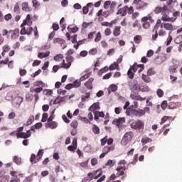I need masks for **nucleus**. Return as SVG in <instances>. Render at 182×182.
I'll return each mask as SVG.
<instances>
[{"label":"nucleus","mask_w":182,"mask_h":182,"mask_svg":"<svg viewBox=\"0 0 182 182\" xmlns=\"http://www.w3.org/2000/svg\"><path fill=\"white\" fill-rule=\"evenodd\" d=\"M32 18H31L30 14H28L26 19L23 21L21 25V30L20 31L21 35H32L33 32V28H32Z\"/></svg>","instance_id":"obj_1"},{"label":"nucleus","mask_w":182,"mask_h":182,"mask_svg":"<svg viewBox=\"0 0 182 182\" xmlns=\"http://www.w3.org/2000/svg\"><path fill=\"white\" fill-rule=\"evenodd\" d=\"M133 137H134V134L133 133V132H128L125 133L121 140V145L127 146V144H129V143H130V141L133 140Z\"/></svg>","instance_id":"obj_2"},{"label":"nucleus","mask_w":182,"mask_h":182,"mask_svg":"<svg viewBox=\"0 0 182 182\" xmlns=\"http://www.w3.org/2000/svg\"><path fill=\"white\" fill-rule=\"evenodd\" d=\"M131 127L134 130H140L141 129H144V122L140 119H137L131 124Z\"/></svg>","instance_id":"obj_3"},{"label":"nucleus","mask_w":182,"mask_h":182,"mask_svg":"<svg viewBox=\"0 0 182 182\" xmlns=\"http://www.w3.org/2000/svg\"><path fill=\"white\" fill-rule=\"evenodd\" d=\"M65 60L67 63H65V60H63L60 68H63V69H69V68L72 66V62H73V57L72 55H68L65 58Z\"/></svg>","instance_id":"obj_4"},{"label":"nucleus","mask_w":182,"mask_h":182,"mask_svg":"<svg viewBox=\"0 0 182 182\" xmlns=\"http://www.w3.org/2000/svg\"><path fill=\"white\" fill-rule=\"evenodd\" d=\"M134 5H136V9H144V8H147L149 4L144 2L143 0H134L133 2Z\"/></svg>","instance_id":"obj_5"},{"label":"nucleus","mask_w":182,"mask_h":182,"mask_svg":"<svg viewBox=\"0 0 182 182\" xmlns=\"http://www.w3.org/2000/svg\"><path fill=\"white\" fill-rule=\"evenodd\" d=\"M166 12H170L168 10V6L164 4L163 7L161 6H156L154 9V14H166Z\"/></svg>","instance_id":"obj_6"},{"label":"nucleus","mask_w":182,"mask_h":182,"mask_svg":"<svg viewBox=\"0 0 182 182\" xmlns=\"http://www.w3.org/2000/svg\"><path fill=\"white\" fill-rule=\"evenodd\" d=\"M9 36H10V38L13 41H15V39H18V37L19 36V30L18 28H16L14 30H10L9 31Z\"/></svg>","instance_id":"obj_7"},{"label":"nucleus","mask_w":182,"mask_h":182,"mask_svg":"<svg viewBox=\"0 0 182 182\" xmlns=\"http://www.w3.org/2000/svg\"><path fill=\"white\" fill-rule=\"evenodd\" d=\"M125 122L126 119H124V117H119L118 119H114L112 121V124H114L115 126H117V127H118V129H119V127H122V124Z\"/></svg>","instance_id":"obj_8"},{"label":"nucleus","mask_w":182,"mask_h":182,"mask_svg":"<svg viewBox=\"0 0 182 182\" xmlns=\"http://www.w3.org/2000/svg\"><path fill=\"white\" fill-rule=\"evenodd\" d=\"M16 136L18 139H28L31 136V130L27 131L26 132L16 133Z\"/></svg>","instance_id":"obj_9"},{"label":"nucleus","mask_w":182,"mask_h":182,"mask_svg":"<svg viewBox=\"0 0 182 182\" xmlns=\"http://www.w3.org/2000/svg\"><path fill=\"white\" fill-rule=\"evenodd\" d=\"M132 114L136 117H141L146 114V111L143 109H134L132 110Z\"/></svg>","instance_id":"obj_10"},{"label":"nucleus","mask_w":182,"mask_h":182,"mask_svg":"<svg viewBox=\"0 0 182 182\" xmlns=\"http://www.w3.org/2000/svg\"><path fill=\"white\" fill-rule=\"evenodd\" d=\"M117 173V177H120L122 176H124V171H126L127 168L126 166H118L116 168Z\"/></svg>","instance_id":"obj_11"},{"label":"nucleus","mask_w":182,"mask_h":182,"mask_svg":"<svg viewBox=\"0 0 182 182\" xmlns=\"http://www.w3.org/2000/svg\"><path fill=\"white\" fill-rule=\"evenodd\" d=\"M180 106H181V103L179 102H175L174 101H171L168 104V109H177V107H180Z\"/></svg>","instance_id":"obj_12"},{"label":"nucleus","mask_w":182,"mask_h":182,"mask_svg":"<svg viewBox=\"0 0 182 182\" xmlns=\"http://www.w3.org/2000/svg\"><path fill=\"white\" fill-rule=\"evenodd\" d=\"M72 144L73 145H70L68 146V150H69V151H73L74 153L75 150L77 149V139H74Z\"/></svg>","instance_id":"obj_13"},{"label":"nucleus","mask_w":182,"mask_h":182,"mask_svg":"<svg viewBox=\"0 0 182 182\" xmlns=\"http://www.w3.org/2000/svg\"><path fill=\"white\" fill-rule=\"evenodd\" d=\"M130 97L133 100H139L140 102H143V100H146V97H142L141 96L136 93L131 94Z\"/></svg>","instance_id":"obj_14"},{"label":"nucleus","mask_w":182,"mask_h":182,"mask_svg":"<svg viewBox=\"0 0 182 182\" xmlns=\"http://www.w3.org/2000/svg\"><path fill=\"white\" fill-rule=\"evenodd\" d=\"M93 80H95V79L91 77L85 83V86L88 90H92V89H93Z\"/></svg>","instance_id":"obj_15"},{"label":"nucleus","mask_w":182,"mask_h":182,"mask_svg":"<svg viewBox=\"0 0 182 182\" xmlns=\"http://www.w3.org/2000/svg\"><path fill=\"white\" fill-rule=\"evenodd\" d=\"M90 112H95V110H100V104L99 102L94 103L90 108Z\"/></svg>","instance_id":"obj_16"},{"label":"nucleus","mask_w":182,"mask_h":182,"mask_svg":"<svg viewBox=\"0 0 182 182\" xmlns=\"http://www.w3.org/2000/svg\"><path fill=\"white\" fill-rule=\"evenodd\" d=\"M40 160L41 159L38 158V156H36L35 154H31L30 161L32 164H36V163L39 162Z\"/></svg>","instance_id":"obj_17"},{"label":"nucleus","mask_w":182,"mask_h":182,"mask_svg":"<svg viewBox=\"0 0 182 182\" xmlns=\"http://www.w3.org/2000/svg\"><path fill=\"white\" fill-rule=\"evenodd\" d=\"M117 14L122 16H126V15H127V6H124L123 8L119 9Z\"/></svg>","instance_id":"obj_18"},{"label":"nucleus","mask_w":182,"mask_h":182,"mask_svg":"<svg viewBox=\"0 0 182 182\" xmlns=\"http://www.w3.org/2000/svg\"><path fill=\"white\" fill-rule=\"evenodd\" d=\"M2 49H3V52L1 53V55L3 57H4L6 53H7V52H9L11 50V47L9 46V45L6 44L3 46Z\"/></svg>","instance_id":"obj_19"},{"label":"nucleus","mask_w":182,"mask_h":182,"mask_svg":"<svg viewBox=\"0 0 182 182\" xmlns=\"http://www.w3.org/2000/svg\"><path fill=\"white\" fill-rule=\"evenodd\" d=\"M43 90V88L42 87H31L30 92L31 93H36V95H38V93H41Z\"/></svg>","instance_id":"obj_20"},{"label":"nucleus","mask_w":182,"mask_h":182,"mask_svg":"<svg viewBox=\"0 0 182 182\" xmlns=\"http://www.w3.org/2000/svg\"><path fill=\"white\" fill-rule=\"evenodd\" d=\"M64 56L63 54H58L54 57L55 62H62L63 63V59Z\"/></svg>","instance_id":"obj_21"},{"label":"nucleus","mask_w":182,"mask_h":182,"mask_svg":"<svg viewBox=\"0 0 182 182\" xmlns=\"http://www.w3.org/2000/svg\"><path fill=\"white\" fill-rule=\"evenodd\" d=\"M100 171H102V170L98 169L97 171H94L91 173H88L87 176L88 177H90V180H93V178L96 176H97L98 173H100Z\"/></svg>","instance_id":"obj_22"},{"label":"nucleus","mask_w":182,"mask_h":182,"mask_svg":"<svg viewBox=\"0 0 182 182\" xmlns=\"http://www.w3.org/2000/svg\"><path fill=\"white\" fill-rule=\"evenodd\" d=\"M112 150H114V146H106L103 148L102 151L105 153V154H109Z\"/></svg>","instance_id":"obj_23"},{"label":"nucleus","mask_w":182,"mask_h":182,"mask_svg":"<svg viewBox=\"0 0 182 182\" xmlns=\"http://www.w3.org/2000/svg\"><path fill=\"white\" fill-rule=\"evenodd\" d=\"M90 6H93V3H88L82 8V14H84V15H86L89 12V7Z\"/></svg>","instance_id":"obj_24"},{"label":"nucleus","mask_w":182,"mask_h":182,"mask_svg":"<svg viewBox=\"0 0 182 182\" xmlns=\"http://www.w3.org/2000/svg\"><path fill=\"white\" fill-rule=\"evenodd\" d=\"M22 6V11H24L25 12H31V8H29V4L26 2H23L21 4Z\"/></svg>","instance_id":"obj_25"},{"label":"nucleus","mask_w":182,"mask_h":182,"mask_svg":"<svg viewBox=\"0 0 182 182\" xmlns=\"http://www.w3.org/2000/svg\"><path fill=\"white\" fill-rule=\"evenodd\" d=\"M120 29H122V27L120 26H115L114 31H113V35L114 36H120Z\"/></svg>","instance_id":"obj_26"},{"label":"nucleus","mask_w":182,"mask_h":182,"mask_svg":"<svg viewBox=\"0 0 182 182\" xmlns=\"http://www.w3.org/2000/svg\"><path fill=\"white\" fill-rule=\"evenodd\" d=\"M116 22L114 21H112L110 23L107 21H104L101 23L102 26H109V28H113V24H115Z\"/></svg>","instance_id":"obj_27"},{"label":"nucleus","mask_w":182,"mask_h":182,"mask_svg":"<svg viewBox=\"0 0 182 182\" xmlns=\"http://www.w3.org/2000/svg\"><path fill=\"white\" fill-rule=\"evenodd\" d=\"M68 31L69 32H72V33H76V32H77V31H79V28H77V26H73L72 27L71 25H70L68 27Z\"/></svg>","instance_id":"obj_28"},{"label":"nucleus","mask_w":182,"mask_h":182,"mask_svg":"<svg viewBox=\"0 0 182 182\" xmlns=\"http://www.w3.org/2000/svg\"><path fill=\"white\" fill-rule=\"evenodd\" d=\"M92 132L94 134H100V128L96 124L92 125Z\"/></svg>","instance_id":"obj_29"},{"label":"nucleus","mask_w":182,"mask_h":182,"mask_svg":"<svg viewBox=\"0 0 182 182\" xmlns=\"http://www.w3.org/2000/svg\"><path fill=\"white\" fill-rule=\"evenodd\" d=\"M23 102V98L22 97L18 96L14 99V103L20 106V105Z\"/></svg>","instance_id":"obj_30"},{"label":"nucleus","mask_w":182,"mask_h":182,"mask_svg":"<svg viewBox=\"0 0 182 182\" xmlns=\"http://www.w3.org/2000/svg\"><path fill=\"white\" fill-rule=\"evenodd\" d=\"M140 85L137 83H135L130 87L132 92H139Z\"/></svg>","instance_id":"obj_31"},{"label":"nucleus","mask_w":182,"mask_h":182,"mask_svg":"<svg viewBox=\"0 0 182 182\" xmlns=\"http://www.w3.org/2000/svg\"><path fill=\"white\" fill-rule=\"evenodd\" d=\"M42 126L43 124L41 122H38L35 125L31 127V130H32V132H35V129H41Z\"/></svg>","instance_id":"obj_32"},{"label":"nucleus","mask_w":182,"mask_h":182,"mask_svg":"<svg viewBox=\"0 0 182 182\" xmlns=\"http://www.w3.org/2000/svg\"><path fill=\"white\" fill-rule=\"evenodd\" d=\"M63 100H65L63 97H57L53 102V105H59V103H62Z\"/></svg>","instance_id":"obj_33"},{"label":"nucleus","mask_w":182,"mask_h":182,"mask_svg":"<svg viewBox=\"0 0 182 182\" xmlns=\"http://www.w3.org/2000/svg\"><path fill=\"white\" fill-rule=\"evenodd\" d=\"M164 28L166 29V31H172L173 26V24L169 23H164Z\"/></svg>","instance_id":"obj_34"},{"label":"nucleus","mask_w":182,"mask_h":182,"mask_svg":"<svg viewBox=\"0 0 182 182\" xmlns=\"http://www.w3.org/2000/svg\"><path fill=\"white\" fill-rule=\"evenodd\" d=\"M50 54V52L39 53L38 55V58H39L40 59H43V58H48V56H49Z\"/></svg>","instance_id":"obj_35"},{"label":"nucleus","mask_w":182,"mask_h":182,"mask_svg":"<svg viewBox=\"0 0 182 182\" xmlns=\"http://www.w3.org/2000/svg\"><path fill=\"white\" fill-rule=\"evenodd\" d=\"M33 85L36 86V87H42V89L45 87V83L42 81H36L34 82Z\"/></svg>","instance_id":"obj_36"},{"label":"nucleus","mask_w":182,"mask_h":182,"mask_svg":"<svg viewBox=\"0 0 182 182\" xmlns=\"http://www.w3.org/2000/svg\"><path fill=\"white\" fill-rule=\"evenodd\" d=\"M171 19H173V18L168 17V15H167L166 14H164L162 15L161 20L165 22H171Z\"/></svg>","instance_id":"obj_37"},{"label":"nucleus","mask_w":182,"mask_h":182,"mask_svg":"<svg viewBox=\"0 0 182 182\" xmlns=\"http://www.w3.org/2000/svg\"><path fill=\"white\" fill-rule=\"evenodd\" d=\"M48 124L50 129H56V127H58V122L55 121H51L50 122H48Z\"/></svg>","instance_id":"obj_38"},{"label":"nucleus","mask_w":182,"mask_h":182,"mask_svg":"<svg viewBox=\"0 0 182 182\" xmlns=\"http://www.w3.org/2000/svg\"><path fill=\"white\" fill-rule=\"evenodd\" d=\"M178 68V65H171L169 67L168 70H169L170 73H176Z\"/></svg>","instance_id":"obj_39"},{"label":"nucleus","mask_w":182,"mask_h":182,"mask_svg":"<svg viewBox=\"0 0 182 182\" xmlns=\"http://www.w3.org/2000/svg\"><path fill=\"white\" fill-rule=\"evenodd\" d=\"M114 69H117L119 70V64L117 63H114L113 64H111L109 67V70H114Z\"/></svg>","instance_id":"obj_40"},{"label":"nucleus","mask_w":182,"mask_h":182,"mask_svg":"<svg viewBox=\"0 0 182 182\" xmlns=\"http://www.w3.org/2000/svg\"><path fill=\"white\" fill-rule=\"evenodd\" d=\"M142 80H144V82H145L146 83H150V82H151V79L150 78V77L144 74L142 75Z\"/></svg>","instance_id":"obj_41"},{"label":"nucleus","mask_w":182,"mask_h":182,"mask_svg":"<svg viewBox=\"0 0 182 182\" xmlns=\"http://www.w3.org/2000/svg\"><path fill=\"white\" fill-rule=\"evenodd\" d=\"M141 41H142V38H141V36L140 35H136L134 37V41L135 42V43H140Z\"/></svg>","instance_id":"obj_42"},{"label":"nucleus","mask_w":182,"mask_h":182,"mask_svg":"<svg viewBox=\"0 0 182 182\" xmlns=\"http://www.w3.org/2000/svg\"><path fill=\"white\" fill-rule=\"evenodd\" d=\"M95 42H100V41H102V33L100 32H98L95 38L94 39Z\"/></svg>","instance_id":"obj_43"},{"label":"nucleus","mask_w":182,"mask_h":182,"mask_svg":"<svg viewBox=\"0 0 182 182\" xmlns=\"http://www.w3.org/2000/svg\"><path fill=\"white\" fill-rule=\"evenodd\" d=\"M65 40L60 38H55L53 41V43H59L60 45H63Z\"/></svg>","instance_id":"obj_44"},{"label":"nucleus","mask_w":182,"mask_h":182,"mask_svg":"<svg viewBox=\"0 0 182 182\" xmlns=\"http://www.w3.org/2000/svg\"><path fill=\"white\" fill-rule=\"evenodd\" d=\"M34 120H35V117L33 115H31L26 122V125L31 126V124L33 123Z\"/></svg>","instance_id":"obj_45"},{"label":"nucleus","mask_w":182,"mask_h":182,"mask_svg":"<svg viewBox=\"0 0 182 182\" xmlns=\"http://www.w3.org/2000/svg\"><path fill=\"white\" fill-rule=\"evenodd\" d=\"M14 163H16V164L19 165V164H21L22 159L20 157H18V156H15L14 157Z\"/></svg>","instance_id":"obj_46"},{"label":"nucleus","mask_w":182,"mask_h":182,"mask_svg":"<svg viewBox=\"0 0 182 182\" xmlns=\"http://www.w3.org/2000/svg\"><path fill=\"white\" fill-rule=\"evenodd\" d=\"M160 23H161V19L159 18L156 21V23L154 28L153 32H154V31H157L159 29V28L160 27Z\"/></svg>","instance_id":"obj_47"},{"label":"nucleus","mask_w":182,"mask_h":182,"mask_svg":"<svg viewBox=\"0 0 182 182\" xmlns=\"http://www.w3.org/2000/svg\"><path fill=\"white\" fill-rule=\"evenodd\" d=\"M152 141L153 140L149 137L143 138L141 139V143H143L144 144H146V143H151Z\"/></svg>","instance_id":"obj_48"},{"label":"nucleus","mask_w":182,"mask_h":182,"mask_svg":"<svg viewBox=\"0 0 182 182\" xmlns=\"http://www.w3.org/2000/svg\"><path fill=\"white\" fill-rule=\"evenodd\" d=\"M88 53L89 55H97V48H92L91 50H89Z\"/></svg>","instance_id":"obj_49"},{"label":"nucleus","mask_w":182,"mask_h":182,"mask_svg":"<svg viewBox=\"0 0 182 182\" xmlns=\"http://www.w3.org/2000/svg\"><path fill=\"white\" fill-rule=\"evenodd\" d=\"M148 76H151L153 75H156V71L154 70V68H151L147 71Z\"/></svg>","instance_id":"obj_50"},{"label":"nucleus","mask_w":182,"mask_h":182,"mask_svg":"<svg viewBox=\"0 0 182 182\" xmlns=\"http://www.w3.org/2000/svg\"><path fill=\"white\" fill-rule=\"evenodd\" d=\"M134 12V9H133V6H127V14H128V15H132V14Z\"/></svg>","instance_id":"obj_51"},{"label":"nucleus","mask_w":182,"mask_h":182,"mask_svg":"<svg viewBox=\"0 0 182 182\" xmlns=\"http://www.w3.org/2000/svg\"><path fill=\"white\" fill-rule=\"evenodd\" d=\"M80 85H81L80 81L76 80L73 83V87H75V88L80 87Z\"/></svg>","instance_id":"obj_52"},{"label":"nucleus","mask_w":182,"mask_h":182,"mask_svg":"<svg viewBox=\"0 0 182 182\" xmlns=\"http://www.w3.org/2000/svg\"><path fill=\"white\" fill-rule=\"evenodd\" d=\"M170 33H171V32L169 33V35L166 39V46H168V45H170V43H171V41H173V36H171Z\"/></svg>","instance_id":"obj_53"},{"label":"nucleus","mask_w":182,"mask_h":182,"mask_svg":"<svg viewBox=\"0 0 182 182\" xmlns=\"http://www.w3.org/2000/svg\"><path fill=\"white\" fill-rule=\"evenodd\" d=\"M127 75H128V77H129V79H133V77H134V73L130 68L129 69V70L127 72Z\"/></svg>","instance_id":"obj_54"},{"label":"nucleus","mask_w":182,"mask_h":182,"mask_svg":"<svg viewBox=\"0 0 182 182\" xmlns=\"http://www.w3.org/2000/svg\"><path fill=\"white\" fill-rule=\"evenodd\" d=\"M161 107L163 110H166V109L168 107V104L167 103V101H163V102L161 105Z\"/></svg>","instance_id":"obj_55"},{"label":"nucleus","mask_w":182,"mask_h":182,"mask_svg":"<svg viewBox=\"0 0 182 182\" xmlns=\"http://www.w3.org/2000/svg\"><path fill=\"white\" fill-rule=\"evenodd\" d=\"M32 4H33V6H34V8H39V6H41V4L39 3V1H38V0H33L32 1Z\"/></svg>","instance_id":"obj_56"},{"label":"nucleus","mask_w":182,"mask_h":182,"mask_svg":"<svg viewBox=\"0 0 182 182\" xmlns=\"http://www.w3.org/2000/svg\"><path fill=\"white\" fill-rule=\"evenodd\" d=\"M87 164H89V160L81 162L80 164V167H82V168H86V167H87Z\"/></svg>","instance_id":"obj_57"},{"label":"nucleus","mask_w":182,"mask_h":182,"mask_svg":"<svg viewBox=\"0 0 182 182\" xmlns=\"http://www.w3.org/2000/svg\"><path fill=\"white\" fill-rule=\"evenodd\" d=\"M109 90H111V92H116V90H117V85L112 84L109 86Z\"/></svg>","instance_id":"obj_58"},{"label":"nucleus","mask_w":182,"mask_h":182,"mask_svg":"<svg viewBox=\"0 0 182 182\" xmlns=\"http://www.w3.org/2000/svg\"><path fill=\"white\" fill-rule=\"evenodd\" d=\"M48 121V113H43L41 119V122L45 123V122Z\"/></svg>","instance_id":"obj_59"},{"label":"nucleus","mask_w":182,"mask_h":182,"mask_svg":"<svg viewBox=\"0 0 182 182\" xmlns=\"http://www.w3.org/2000/svg\"><path fill=\"white\" fill-rule=\"evenodd\" d=\"M71 127H73V129H77L78 123L77 121L73 120L70 124Z\"/></svg>","instance_id":"obj_60"},{"label":"nucleus","mask_w":182,"mask_h":182,"mask_svg":"<svg viewBox=\"0 0 182 182\" xmlns=\"http://www.w3.org/2000/svg\"><path fill=\"white\" fill-rule=\"evenodd\" d=\"M105 36H110L112 35V30L109 28H106L104 32Z\"/></svg>","instance_id":"obj_61"},{"label":"nucleus","mask_w":182,"mask_h":182,"mask_svg":"<svg viewBox=\"0 0 182 182\" xmlns=\"http://www.w3.org/2000/svg\"><path fill=\"white\" fill-rule=\"evenodd\" d=\"M112 4V1H107L104 3V9H109V6H110Z\"/></svg>","instance_id":"obj_62"},{"label":"nucleus","mask_w":182,"mask_h":182,"mask_svg":"<svg viewBox=\"0 0 182 182\" xmlns=\"http://www.w3.org/2000/svg\"><path fill=\"white\" fill-rule=\"evenodd\" d=\"M107 139H108V136H105L103 139H101V146H105V144L107 143Z\"/></svg>","instance_id":"obj_63"},{"label":"nucleus","mask_w":182,"mask_h":182,"mask_svg":"<svg viewBox=\"0 0 182 182\" xmlns=\"http://www.w3.org/2000/svg\"><path fill=\"white\" fill-rule=\"evenodd\" d=\"M10 182H21V179L18 176H16V178H11Z\"/></svg>","instance_id":"obj_64"}]
</instances>
